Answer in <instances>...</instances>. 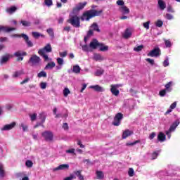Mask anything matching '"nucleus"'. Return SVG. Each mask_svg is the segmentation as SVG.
Returning <instances> with one entry per match:
<instances>
[{
  "mask_svg": "<svg viewBox=\"0 0 180 180\" xmlns=\"http://www.w3.org/2000/svg\"><path fill=\"white\" fill-rule=\"evenodd\" d=\"M102 13V10L98 11L94 9H91L83 13L82 17L80 18L81 20L84 22V20H89V19H92V18H95V16H99Z\"/></svg>",
  "mask_w": 180,
  "mask_h": 180,
  "instance_id": "nucleus-1",
  "label": "nucleus"
},
{
  "mask_svg": "<svg viewBox=\"0 0 180 180\" xmlns=\"http://www.w3.org/2000/svg\"><path fill=\"white\" fill-rule=\"evenodd\" d=\"M68 23H70L73 26V27H81V21L79 17L75 14L74 15H70V18L68 20Z\"/></svg>",
  "mask_w": 180,
  "mask_h": 180,
  "instance_id": "nucleus-2",
  "label": "nucleus"
},
{
  "mask_svg": "<svg viewBox=\"0 0 180 180\" xmlns=\"http://www.w3.org/2000/svg\"><path fill=\"white\" fill-rule=\"evenodd\" d=\"M41 61L40 57L37 55H32L28 60V64H31L32 67H34V65H39Z\"/></svg>",
  "mask_w": 180,
  "mask_h": 180,
  "instance_id": "nucleus-3",
  "label": "nucleus"
},
{
  "mask_svg": "<svg viewBox=\"0 0 180 180\" xmlns=\"http://www.w3.org/2000/svg\"><path fill=\"white\" fill-rule=\"evenodd\" d=\"M122 120H123V114H122V112H118L115 115L112 124L113 126H120Z\"/></svg>",
  "mask_w": 180,
  "mask_h": 180,
  "instance_id": "nucleus-4",
  "label": "nucleus"
},
{
  "mask_svg": "<svg viewBox=\"0 0 180 180\" xmlns=\"http://www.w3.org/2000/svg\"><path fill=\"white\" fill-rule=\"evenodd\" d=\"M41 136L45 141H53V139H54V134L51 131H45L41 134Z\"/></svg>",
  "mask_w": 180,
  "mask_h": 180,
  "instance_id": "nucleus-5",
  "label": "nucleus"
},
{
  "mask_svg": "<svg viewBox=\"0 0 180 180\" xmlns=\"http://www.w3.org/2000/svg\"><path fill=\"white\" fill-rule=\"evenodd\" d=\"M86 1H84L83 3H79L72 10V13L73 15H77L79 11H82L85 6H86Z\"/></svg>",
  "mask_w": 180,
  "mask_h": 180,
  "instance_id": "nucleus-6",
  "label": "nucleus"
},
{
  "mask_svg": "<svg viewBox=\"0 0 180 180\" xmlns=\"http://www.w3.org/2000/svg\"><path fill=\"white\" fill-rule=\"evenodd\" d=\"M148 57H160L161 56V50L157 47L153 49L147 54Z\"/></svg>",
  "mask_w": 180,
  "mask_h": 180,
  "instance_id": "nucleus-7",
  "label": "nucleus"
},
{
  "mask_svg": "<svg viewBox=\"0 0 180 180\" xmlns=\"http://www.w3.org/2000/svg\"><path fill=\"white\" fill-rule=\"evenodd\" d=\"M53 51V48H51V44H47L43 49H41L38 51V54H44V53H51Z\"/></svg>",
  "mask_w": 180,
  "mask_h": 180,
  "instance_id": "nucleus-8",
  "label": "nucleus"
},
{
  "mask_svg": "<svg viewBox=\"0 0 180 180\" xmlns=\"http://www.w3.org/2000/svg\"><path fill=\"white\" fill-rule=\"evenodd\" d=\"M120 86H122V85L120 84L111 85L110 91H111V94H112V95H114L115 96H119V94H120V91H119V89H117V88H119Z\"/></svg>",
  "mask_w": 180,
  "mask_h": 180,
  "instance_id": "nucleus-9",
  "label": "nucleus"
},
{
  "mask_svg": "<svg viewBox=\"0 0 180 180\" xmlns=\"http://www.w3.org/2000/svg\"><path fill=\"white\" fill-rule=\"evenodd\" d=\"M99 41H98V39H94L89 44V47L91 50H96L98 47H99Z\"/></svg>",
  "mask_w": 180,
  "mask_h": 180,
  "instance_id": "nucleus-10",
  "label": "nucleus"
},
{
  "mask_svg": "<svg viewBox=\"0 0 180 180\" xmlns=\"http://www.w3.org/2000/svg\"><path fill=\"white\" fill-rule=\"evenodd\" d=\"M20 37L24 39L27 47H33V42L29 39V36L26 34H21Z\"/></svg>",
  "mask_w": 180,
  "mask_h": 180,
  "instance_id": "nucleus-11",
  "label": "nucleus"
},
{
  "mask_svg": "<svg viewBox=\"0 0 180 180\" xmlns=\"http://www.w3.org/2000/svg\"><path fill=\"white\" fill-rule=\"evenodd\" d=\"M14 56L15 57H18L17 61H22L23 60V56H27V53L26 52L18 51L14 53Z\"/></svg>",
  "mask_w": 180,
  "mask_h": 180,
  "instance_id": "nucleus-12",
  "label": "nucleus"
},
{
  "mask_svg": "<svg viewBox=\"0 0 180 180\" xmlns=\"http://www.w3.org/2000/svg\"><path fill=\"white\" fill-rule=\"evenodd\" d=\"M16 126V122H12L11 124H8L4 126L1 128L2 131H8L9 130H12Z\"/></svg>",
  "mask_w": 180,
  "mask_h": 180,
  "instance_id": "nucleus-13",
  "label": "nucleus"
},
{
  "mask_svg": "<svg viewBox=\"0 0 180 180\" xmlns=\"http://www.w3.org/2000/svg\"><path fill=\"white\" fill-rule=\"evenodd\" d=\"M11 58H12V56L9 53L2 56L1 59V65L4 64H6V63H8L9 60H11Z\"/></svg>",
  "mask_w": 180,
  "mask_h": 180,
  "instance_id": "nucleus-14",
  "label": "nucleus"
},
{
  "mask_svg": "<svg viewBox=\"0 0 180 180\" xmlns=\"http://www.w3.org/2000/svg\"><path fill=\"white\" fill-rule=\"evenodd\" d=\"M68 168H70V165L68 164H63L56 168H53V172H56V171H64V169H68Z\"/></svg>",
  "mask_w": 180,
  "mask_h": 180,
  "instance_id": "nucleus-15",
  "label": "nucleus"
},
{
  "mask_svg": "<svg viewBox=\"0 0 180 180\" xmlns=\"http://www.w3.org/2000/svg\"><path fill=\"white\" fill-rule=\"evenodd\" d=\"M179 120H176V121H174L169 129V131H175V129H176V127H178V126H179Z\"/></svg>",
  "mask_w": 180,
  "mask_h": 180,
  "instance_id": "nucleus-16",
  "label": "nucleus"
},
{
  "mask_svg": "<svg viewBox=\"0 0 180 180\" xmlns=\"http://www.w3.org/2000/svg\"><path fill=\"white\" fill-rule=\"evenodd\" d=\"M39 117L41 119V122L37 123V124L34 126V129H37L39 126H41V124L46 122V115H44V114H40Z\"/></svg>",
  "mask_w": 180,
  "mask_h": 180,
  "instance_id": "nucleus-17",
  "label": "nucleus"
},
{
  "mask_svg": "<svg viewBox=\"0 0 180 180\" xmlns=\"http://www.w3.org/2000/svg\"><path fill=\"white\" fill-rule=\"evenodd\" d=\"M120 11L122 15H129L130 13V9L126 6H122L120 8Z\"/></svg>",
  "mask_w": 180,
  "mask_h": 180,
  "instance_id": "nucleus-18",
  "label": "nucleus"
},
{
  "mask_svg": "<svg viewBox=\"0 0 180 180\" xmlns=\"http://www.w3.org/2000/svg\"><path fill=\"white\" fill-rule=\"evenodd\" d=\"M91 89H94L96 92H104L105 89L98 84L94 86H90Z\"/></svg>",
  "mask_w": 180,
  "mask_h": 180,
  "instance_id": "nucleus-19",
  "label": "nucleus"
},
{
  "mask_svg": "<svg viewBox=\"0 0 180 180\" xmlns=\"http://www.w3.org/2000/svg\"><path fill=\"white\" fill-rule=\"evenodd\" d=\"M158 6L160 11H164L165 8H167V4L165 3L162 0H158Z\"/></svg>",
  "mask_w": 180,
  "mask_h": 180,
  "instance_id": "nucleus-20",
  "label": "nucleus"
},
{
  "mask_svg": "<svg viewBox=\"0 0 180 180\" xmlns=\"http://www.w3.org/2000/svg\"><path fill=\"white\" fill-rule=\"evenodd\" d=\"M1 30L2 32H5V33H9L10 32H13V30H16V28L1 26Z\"/></svg>",
  "mask_w": 180,
  "mask_h": 180,
  "instance_id": "nucleus-21",
  "label": "nucleus"
},
{
  "mask_svg": "<svg viewBox=\"0 0 180 180\" xmlns=\"http://www.w3.org/2000/svg\"><path fill=\"white\" fill-rule=\"evenodd\" d=\"M133 134V131H130L129 129H126L122 133V139H127V137H129V136H131Z\"/></svg>",
  "mask_w": 180,
  "mask_h": 180,
  "instance_id": "nucleus-22",
  "label": "nucleus"
},
{
  "mask_svg": "<svg viewBox=\"0 0 180 180\" xmlns=\"http://www.w3.org/2000/svg\"><path fill=\"white\" fill-rule=\"evenodd\" d=\"M16 11H18V8L15 6L8 8L6 10L7 13H9V15H13V13H15V12H16Z\"/></svg>",
  "mask_w": 180,
  "mask_h": 180,
  "instance_id": "nucleus-23",
  "label": "nucleus"
},
{
  "mask_svg": "<svg viewBox=\"0 0 180 180\" xmlns=\"http://www.w3.org/2000/svg\"><path fill=\"white\" fill-rule=\"evenodd\" d=\"M123 37L124 39H130V37H131V30H130L129 28H127L124 33L123 34Z\"/></svg>",
  "mask_w": 180,
  "mask_h": 180,
  "instance_id": "nucleus-24",
  "label": "nucleus"
},
{
  "mask_svg": "<svg viewBox=\"0 0 180 180\" xmlns=\"http://www.w3.org/2000/svg\"><path fill=\"white\" fill-rule=\"evenodd\" d=\"M167 139V136H165V134L162 132H160L158 135V141H160V143L164 142V141Z\"/></svg>",
  "mask_w": 180,
  "mask_h": 180,
  "instance_id": "nucleus-25",
  "label": "nucleus"
},
{
  "mask_svg": "<svg viewBox=\"0 0 180 180\" xmlns=\"http://www.w3.org/2000/svg\"><path fill=\"white\" fill-rule=\"evenodd\" d=\"M93 58L96 61H103V60H105V58H103V56H101L99 53H94Z\"/></svg>",
  "mask_w": 180,
  "mask_h": 180,
  "instance_id": "nucleus-26",
  "label": "nucleus"
},
{
  "mask_svg": "<svg viewBox=\"0 0 180 180\" xmlns=\"http://www.w3.org/2000/svg\"><path fill=\"white\" fill-rule=\"evenodd\" d=\"M81 172H82V170H77L75 171L73 174L77 176L79 180H84V176L81 174Z\"/></svg>",
  "mask_w": 180,
  "mask_h": 180,
  "instance_id": "nucleus-27",
  "label": "nucleus"
},
{
  "mask_svg": "<svg viewBox=\"0 0 180 180\" xmlns=\"http://www.w3.org/2000/svg\"><path fill=\"white\" fill-rule=\"evenodd\" d=\"M100 51H108L109 50L108 46H105V44L100 43L98 45Z\"/></svg>",
  "mask_w": 180,
  "mask_h": 180,
  "instance_id": "nucleus-28",
  "label": "nucleus"
},
{
  "mask_svg": "<svg viewBox=\"0 0 180 180\" xmlns=\"http://www.w3.org/2000/svg\"><path fill=\"white\" fill-rule=\"evenodd\" d=\"M20 127H21L22 129V131H29V126L27 125V124H26V122H22L20 124Z\"/></svg>",
  "mask_w": 180,
  "mask_h": 180,
  "instance_id": "nucleus-29",
  "label": "nucleus"
},
{
  "mask_svg": "<svg viewBox=\"0 0 180 180\" xmlns=\"http://www.w3.org/2000/svg\"><path fill=\"white\" fill-rule=\"evenodd\" d=\"M56 67V63L54 62H51L49 63L44 68V70H53Z\"/></svg>",
  "mask_w": 180,
  "mask_h": 180,
  "instance_id": "nucleus-30",
  "label": "nucleus"
},
{
  "mask_svg": "<svg viewBox=\"0 0 180 180\" xmlns=\"http://www.w3.org/2000/svg\"><path fill=\"white\" fill-rule=\"evenodd\" d=\"M96 175L97 176V179H103L105 175L103 174V172L97 170L96 172Z\"/></svg>",
  "mask_w": 180,
  "mask_h": 180,
  "instance_id": "nucleus-31",
  "label": "nucleus"
},
{
  "mask_svg": "<svg viewBox=\"0 0 180 180\" xmlns=\"http://www.w3.org/2000/svg\"><path fill=\"white\" fill-rule=\"evenodd\" d=\"M72 72L75 74H79L81 72V68L78 65L73 66Z\"/></svg>",
  "mask_w": 180,
  "mask_h": 180,
  "instance_id": "nucleus-32",
  "label": "nucleus"
},
{
  "mask_svg": "<svg viewBox=\"0 0 180 180\" xmlns=\"http://www.w3.org/2000/svg\"><path fill=\"white\" fill-rule=\"evenodd\" d=\"M20 23L24 27H29L30 26H32V22L27 20H21Z\"/></svg>",
  "mask_w": 180,
  "mask_h": 180,
  "instance_id": "nucleus-33",
  "label": "nucleus"
},
{
  "mask_svg": "<svg viewBox=\"0 0 180 180\" xmlns=\"http://www.w3.org/2000/svg\"><path fill=\"white\" fill-rule=\"evenodd\" d=\"M32 34L34 39H39V37H44V35H43L41 33L37 32H32Z\"/></svg>",
  "mask_w": 180,
  "mask_h": 180,
  "instance_id": "nucleus-34",
  "label": "nucleus"
},
{
  "mask_svg": "<svg viewBox=\"0 0 180 180\" xmlns=\"http://www.w3.org/2000/svg\"><path fill=\"white\" fill-rule=\"evenodd\" d=\"M82 49L83 51H85L86 53L92 52V49L87 44L82 46Z\"/></svg>",
  "mask_w": 180,
  "mask_h": 180,
  "instance_id": "nucleus-35",
  "label": "nucleus"
},
{
  "mask_svg": "<svg viewBox=\"0 0 180 180\" xmlns=\"http://www.w3.org/2000/svg\"><path fill=\"white\" fill-rule=\"evenodd\" d=\"M165 86V89L167 90V92H171V91H172V88H171V86H172V82H169Z\"/></svg>",
  "mask_w": 180,
  "mask_h": 180,
  "instance_id": "nucleus-36",
  "label": "nucleus"
},
{
  "mask_svg": "<svg viewBox=\"0 0 180 180\" xmlns=\"http://www.w3.org/2000/svg\"><path fill=\"white\" fill-rule=\"evenodd\" d=\"M91 27L94 30L95 32H98V33L101 32V30L99 29V26L96 22H94Z\"/></svg>",
  "mask_w": 180,
  "mask_h": 180,
  "instance_id": "nucleus-37",
  "label": "nucleus"
},
{
  "mask_svg": "<svg viewBox=\"0 0 180 180\" xmlns=\"http://www.w3.org/2000/svg\"><path fill=\"white\" fill-rule=\"evenodd\" d=\"M38 78H47V72L44 71H41L37 75Z\"/></svg>",
  "mask_w": 180,
  "mask_h": 180,
  "instance_id": "nucleus-38",
  "label": "nucleus"
},
{
  "mask_svg": "<svg viewBox=\"0 0 180 180\" xmlns=\"http://www.w3.org/2000/svg\"><path fill=\"white\" fill-rule=\"evenodd\" d=\"M53 115H56L55 117H56V119H58V118H60V117H63V115H62L61 113L57 114V108H55L53 110Z\"/></svg>",
  "mask_w": 180,
  "mask_h": 180,
  "instance_id": "nucleus-39",
  "label": "nucleus"
},
{
  "mask_svg": "<svg viewBox=\"0 0 180 180\" xmlns=\"http://www.w3.org/2000/svg\"><path fill=\"white\" fill-rule=\"evenodd\" d=\"M58 65H64V58H56Z\"/></svg>",
  "mask_w": 180,
  "mask_h": 180,
  "instance_id": "nucleus-40",
  "label": "nucleus"
},
{
  "mask_svg": "<svg viewBox=\"0 0 180 180\" xmlns=\"http://www.w3.org/2000/svg\"><path fill=\"white\" fill-rule=\"evenodd\" d=\"M139 143H140V140H137V141H135L134 142H128V143H126V146L127 147H129L130 146H136V144H139Z\"/></svg>",
  "mask_w": 180,
  "mask_h": 180,
  "instance_id": "nucleus-41",
  "label": "nucleus"
},
{
  "mask_svg": "<svg viewBox=\"0 0 180 180\" xmlns=\"http://www.w3.org/2000/svg\"><path fill=\"white\" fill-rule=\"evenodd\" d=\"M46 32L52 39H54V31H53L52 28H49Z\"/></svg>",
  "mask_w": 180,
  "mask_h": 180,
  "instance_id": "nucleus-42",
  "label": "nucleus"
},
{
  "mask_svg": "<svg viewBox=\"0 0 180 180\" xmlns=\"http://www.w3.org/2000/svg\"><path fill=\"white\" fill-rule=\"evenodd\" d=\"M143 49H144V45H139L134 49V51L139 53V51H141Z\"/></svg>",
  "mask_w": 180,
  "mask_h": 180,
  "instance_id": "nucleus-43",
  "label": "nucleus"
},
{
  "mask_svg": "<svg viewBox=\"0 0 180 180\" xmlns=\"http://www.w3.org/2000/svg\"><path fill=\"white\" fill-rule=\"evenodd\" d=\"M5 176H6V172H5L2 165H1V178H5Z\"/></svg>",
  "mask_w": 180,
  "mask_h": 180,
  "instance_id": "nucleus-44",
  "label": "nucleus"
},
{
  "mask_svg": "<svg viewBox=\"0 0 180 180\" xmlns=\"http://www.w3.org/2000/svg\"><path fill=\"white\" fill-rule=\"evenodd\" d=\"M22 74H23V70L17 71L14 73L13 77L14 78H18V77H20V75H22Z\"/></svg>",
  "mask_w": 180,
  "mask_h": 180,
  "instance_id": "nucleus-45",
  "label": "nucleus"
},
{
  "mask_svg": "<svg viewBox=\"0 0 180 180\" xmlns=\"http://www.w3.org/2000/svg\"><path fill=\"white\" fill-rule=\"evenodd\" d=\"M25 165L27 168H32V167H33V162L32 160H27L25 162Z\"/></svg>",
  "mask_w": 180,
  "mask_h": 180,
  "instance_id": "nucleus-46",
  "label": "nucleus"
},
{
  "mask_svg": "<svg viewBox=\"0 0 180 180\" xmlns=\"http://www.w3.org/2000/svg\"><path fill=\"white\" fill-rule=\"evenodd\" d=\"M162 25H164V22H162V20H158L156 22H155V26L157 27H162Z\"/></svg>",
  "mask_w": 180,
  "mask_h": 180,
  "instance_id": "nucleus-47",
  "label": "nucleus"
},
{
  "mask_svg": "<svg viewBox=\"0 0 180 180\" xmlns=\"http://www.w3.org/2000/svg\"><path fill=\"white\" fill-rule=\"evenodd\" d=\"M71 91H70V89L68 88H65L63 90V95L65 98L68 96V94H70Z\"/></svg>",
  "mask_w": 180,
  "mask_h": 180,
  "instance_id": "nucleus-48",
  "label": "nucleus"
},
{
  "mask_svg": "<svg viewBox=\"0 0 180 180\" xmlns=\"http://www.w3.org/2000/svg\"><path fill=\"white\" fill-rule=\"evenodd\" d=\"M169 65V59L168 57H166L165 60L163 62V67H168Z\"/></svg>",
  "mask_w": 180,
  "mask_h": 180,
  "instance_id": "nucleus-49",
  "label": "nucleus"
},
{
  "mask_svg": "<svg viewBox=\"0 0 180 180\" xmlns=\"http://www.w3.org/2000/svg\"><path fill=\"white\" fill-rule=\"evenodd\" d=\"M68 54V52L67 51L59 53V56L60 57H61V58H64V57H67Z\"/></svg>",
  "mask_w": 180,
  "mask_h": 180,
  "instance_id": "nucleus-50",
  "label": "nucleus"
},
{
  "mask_svg": "<svg viewBox=\"0 0 180 180\" xmlns=\"http://www.w3.org/2000/svg\"><path fill=\"white\" fill-rule=\"evenodd\" d=\"M41 89H46L47 88V83L42 82L39 84Z\"/></svg>",
  "mask_w": 180,
  "mask_h": 180,
  "instance_id": "nucleus-51",
  "label": "nucleus"
},
{
  "mask_svg": "<svg viewBox=\"0 0 180 180\" xmlns=\"http://www.w3.org/2000/svg\"><path fill=\"white\" fill-rule=\"evenodd\" d=\"M128 174L129 176H134V169L133 168H129Z\"/></svg>",
  "mask_w": 180,
  "mask_h": 180,
  "instance_id": "nucleus-52",
  "label": "nucleus"
},
{
  "mask_svg": "<svg viewBox=\"0 0 180 180\" xmlns=\"http://www.w3.org/2000/svg\"><path fill=\"white\" fill-rule=\"evenodd\" d=\"M103 75V70H98L96 72L95 75L96 77H101V75Z\"/></svg>",
  "mask_w": 180,
  "mask_h": 180,
  "instance_id": "nucleus-53",
  "label": "nucleus"
},
{
  "mask_svg": "<svg viewBox=\"0 0 180 180\" xmlns=\"http://www.w3.org/2000/svg\"><path fill=\"white\" fill-rule=\"evenodd\" d=\"M160 155V153L158 152H154L153 154H152V158L151 160H155L158 155Z\"/></svg>",
  "mask_w": 180,
  "mask_h": 180,
  "instance_id": "nucleus-54",
  "label": "nucleus"
},
{
  "mask_svg": "<svg viewBox=\"0 0 180 180\" xmlns=\"http://www.w3.org/2000/svg\"><path fill=\"white\" fill-rule=\"evenodd\" d=\"M143 27L148 30L150 29V21H147L146 22H143Z\"/></svg>",
  "mask_w": 180,
  "mask_h": 180,
  "instance_id": "nucleus-55",
  "label": "nucleus"
},
{
  "mask_svg": "<svg viewBox=\"0 0 180 180\" xmlns=\"http://www.w3.org/2000/svg\"><path fill=\"white\" fill-rule=\"evenodd\" d=\"M45 4L46 6H51L53 5V0H45Z\"/></svg>",
  "mask_w": 180,
  "mask_h": 180,
  "instance_id": "nucleus-56",
  "label": "nucleus"
},
{
  "mask_svg": "<svg viewBox=\"0 0 180 180\" xmlns=\"http://www.w3.org/2000/svg\"><path fill=\"white\" fill-rule=\"evenodd\" d=\"M25 172H19L15 174L16 178H22V176H25Z\"/></svg>",
  "mask_w": 180,
  "mask_h": 180,
  "instance_id": "nucleus-57",
  "label": "nucleus"
},
{
  "mask_svg": "<svg viewBox=\"0 0 180 180\" xmlns=\"http://www.w3.org/2000/svg\"><path fill=\"white\" fill-rule=\"evenodd\" d=\"M166 19H167L168 20H172V19H174V15H172L170 13H167L166 14Z\"/></svg>",
  "mask_w": 180,
  "mask_h": 180,
  "instance_id": "nucleus-58",
  "label": "nucleus"
},
{
  "mask_svg": "<svg viewBox=\"0 0 180 180\" xmlns=\"http://www.w3.org/2000/svg\"><path fill=\"white\" fill-rule=\"evenodd\" d=\"M146 61H147L148 63H149V64L150 65H154L155 63H154V59H151V58H146Z\"/></svg>",
  "mask_w": 180,
  "mask_h": 180,
  "instance_id": "nucleus-59",
  "label": "nucleus"
},
{
  "mask_svg": "<svg viewBox=\"0 0 180 180\" xmlns=\"http://www.w3.org/2000/svg\"><path fill=\"white\" fill-rule=\"evenodd\" d=\"M117 5L119 6H124V1L123 0L117 1Z\"/></svg>",
  "mask_w": 180,
  "mask_h": 180,
  "instance_id": "nucleus-60",
  "label": "nucleus"
},
{
  "mask_svg": "<svg viewBox=\"0 0 180 180\" xmlns=\"http://www.w3.org/2000/svg\"><path fill=\"white\" fill-rule=\"evenodd\" d=\"M37 117V114H36V113H34L33 115H30L32 122H34V120H36Z\"/></svg>",
  "mask_w": 180,
  "mask_h": 180,
  "instance_id": "nucleus-61",
  "label": "nucleus"
},
{
  "mask_svg": "<svg viewBox=\"0 0 180 180\" xmlns=\"http://www.w3.org/2000/svg\"><path fill=\"white\" fill-rule=\"evenodd\" d=\"M165 94H167V90L165 89L160 91L159 95H160L161 96H165Z\"/></svg>",
  "mask_w": 180,
  "mask_h": 180,
  "instance_id": "nucleus-62",
  "label": "nucleus"
},
{
  "mask_svg": "<svg viewBox=\"0 0 180 180\" xmlns=\"http://www.w3.org/2000/svg\"><path fill=\"white\" fill-rule=\"evenodd\" d=\"M72 179H75V176H74L73 174H71L70 176H68L64 179V180H72Z\"/></svg>",
  "mask_w": 180,
  "mask_h": 180,
  "instance_id": "nucleus-63",
  "label": "nucleus"
},
{
  "mask_svg": "<svg viewBox=\"0 0 180 180\" xmlns=\"http://www.w3.org/2000/svg\"><path fill=\"white\" fill-rule=\"evenodd\" d=\"M165 44L166 46V47H171L172 44H171V41L169 40H165Z\"/></svg>",
  "mask_w": 180,
  "mask_h": 180,
  "instance_id": "nucleus-64",
  "label": "nucleus"
}]
</instances>
